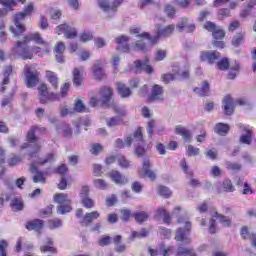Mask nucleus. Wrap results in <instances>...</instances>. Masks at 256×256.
Wrapping results in <instances>:
<instances>
[{
  "mask_svg": "<svg viewBox=\"0 0 256 256\" xmlns=\"http://www.w3.org/2000/svg\"><path fill=\"white\" fill-rule=\"evenodd\" d=\"M149 101H163V87L159 85H154L152 88V93L149 97Z\"/></svg>",
  "mask_w": 256,
  "mask_h": 256,
  "instance_id": "21",
  "label": "nucleus"
},
{
  "mask_svg": "<svg viewBox=\"0 0 256 256\" xmlns=\"http://www.w3.org/2000/svg\"><path fill=\"white\" fill-rule=\"evenodd\" d=\"M158 193L162 197H166V198L171 197V190H169V188L165 186H159Z\"/></svg>",
  "mask_w": 256,
  "mask_h": 256,
  "instance_id": "46",
  "label": "nucleus"
},
{
  "mask_svg": "<svg viewBox=\"0 0 256 256\" xmlns=\"http://www.w3.org/2000/svg\"><path fill=\"white\" fill-rule=\"evenodd\" d=\"M112 241L113 238H111L110 236H102L98 240V245H100V247H105L107 245H111Z\"/></svg>",
  "mask_w": 256,
  "mask_h": 256,
  "instance_id": "41",
  "label": "nucleus"
},
{
  "mask_svg": "<svg viewBox=\"0 0 256 256\" xmlns=\"http://www.w3.org/2000/svg\"><path fill=\"white\" fill-rule=\"evenodd\" d=\"M156 217H162L164 223H171V216L169 215V212L165 210V208H158L156 211Z\"/></svg>",
  "mask_w": 256,
  "mask_h": 256,
  "instance_id": "31",
  "label": "nucleus"
},
{
  "mask_svg": "<svg viewBox=\"0 0 256 256\" xmlns=\"http://www.w3.org/2000/svg\"><path fill=\"white\" fill-rule=\"evenodd\" d=\"M24 75L26 77L27 87L33 88L39 83V72L31 65H25Z\"/></svg>",
  "mask_w": 256,
  "mask_h": 256,
  "instance_id": "7",
  "label": "nucleus"
},
{
  "mask_svg": "<svg viewBox=\"0 0 256 256\" xmlns=\"http://www.w3.org/2000/svg\"><path fill=\"white\" fill-rule=\"evenodd\" d=\"M135 65V73H141V71H146L148 75H151L153 73V67L149 65V59H146L145 62L138 60L134 62Z\"/></svg>",
  "mask_w": 256,
  "mask_h": 256,
  "instance_id": "15",
  "label": "nucleus"
},
{
  "mask_svg": "<svg viewBox=\"0 0 256 256\" xmlns=\"http://www.w3.org/2000/svg\"><path fill=\"white\" fill-rule=\"evenodd\" d=\"M84 73L83 67L81 68H75L73 70V83L76 85V87L81 86V83L83 81L82 75Z\"/></svg>",
  "mask_w": 256,
  "mask_h": 256,
  "instance_id": "25",
  "label": "nucleus"
},
{
  "mask_svg": "<svg viewBox=\"0 0 256 256\" xmlns=\"http://www.w3.org/2000/svg\"><path fill=\"white\" fill-rule=\"evenodd\" d=\"M56 33L65 35L66 39H75L77 37V30L67 24H62L56 28Z\"/></svg>",
  "mask_w": 256,
  "mask_h": 256,
  "instance_id": "11",
  "label": "nucleus"
},
{
  "mask_svg": "<svg viewBox=\"0 0 256 256\" xmlns=\"http://www.w3.org/2000/svg\"><path fill=\"white\" fill-rule=\"evenodd\" d=\"M92 71L94 79H97L98 81H101V79H105V71H103V67H101V64L95 63Z\"/></svg>",
  "mask_w": 256,
  "mask_h": 256,
  "instance_id": "24",
  "label": "nucleus"
},
{
  "mask_svg": "<svg viewBox=\"0 0 256 256\" xmlns=\"http://www.w3.org/2000/svg\"><path fill=\"white\" fill-rule=\"evenodd\" d=\"M193 255V249L178 247L176 256H189Z\"/></svg>",
  "mask_w": 256,
  "mask_h": 256,
  "instance_id": "39",
  "label": "nucleus"
},
{
  "mask_svg": "<svg viewBox=\"0 0 256 256\" xmlns=\"http://www.w3.org/2000/svg\"><path fill=\"white\" fill-rule=\"evenodd\" d=\"M215 133H218V135H227L229 133V125L219 123L214 128Z\"/></svg>",
  "mask_w": 256,
  "mask_h": 256,
  "instance_id": "32",
  "label": "nucleus"
},
{
  "mask_svg": "<svg viewBox=\"0 0 256 256\" xmlns=\"http://www.w3.org/2000/svg\"><path fill=\"white\" fill-rule=\"evenodd\" d=\"M7 245V241H0V256H7V252L5 251L7 249Z\"/></svg>",
  "mask_w": 256,
  "mask_h": 256,
  "instance_id": "64",
  "label": "nucleus"
},
{
  "mask_svg": "<svg viewBox=\"0 0 256 256\" xmlns=\"http://www.w3.org/2000/svg\"><path fill=\"white\" fill-rule=\"evenodd\" d=\"M93 183H94V187H96V189H101L102 191H105V189H107V187H109L107 182L103 179H95L93 181Z\"/></svg>",
  "mask_w": 256,
  "mask_h": 256,
  "instance_id": "36",
  "label": "nucleus"
},
{
  "mask_svg": "<svg viewBox=\"0 0 256 256\" xmlns=\"http://www.w3.org/2000/svg\"><path fill=\"white\" fill-rule=\"evenodd\" d=\"M226 168H228L229 171H239L241 169V165H239L237 163L227 162Z\"/></svg>",
  "mask_w": 256,
  "mask_h": 256,
  "instance_id": "60",
  "label": "nucleus"
},
{
  "mask_svg": "<svg viewBox=\"0 0 256 256\" xmlns=\"http://www.w3.org/2000/svg\"><path fill=\"white\" fill-rule=\"evenodd\" d=\"M223 107L225 115H233L235 111V102H233V98L230 95H227L223 99Z\"/></svg>",
  "mask_w": 256,
  "mask_h": 256,
  "instance_id": "18",
  "label": "nucleus"
},
{
  "mask_svg": "<svg viewBox=\"0 0 256 256\" xmlns=\"http://www.w3.org/2000/svg\"><path fill=\"white\" fill-rule=\"evenodd\" d=\"M177 79V75L174 74H164L162 75V81L164 83H171V81H175Z\"/></svg>",
  "mask_w": 256,
  "mask_h": 256,
  "instance_id": "55",
  "label": "nucleus"
},
{
  "mask_svg": "<svg viewBox=\"0 0 256 256\" xmlns=\"http://www.w3.org/2000/svg\"><path fill=\"white\" fill-rule=\"evenodd\" d=\"M231 15V11L229 9H220L218 11V19H225V17H229Z\"/></svg>",
  "mask_w": 256,
  "mask_h": 256,
  "instance_id": "57",
  "label": "nucleus"
},
{
  "mask_svg": "<svg viewBox=\"0 0 256 256\" xmlns=\"http://www.w3.org/2000/svg\"><path fill=\"white\" fill-rule=\"evenodd\" d=\"M117 90L121 97H130L131 95V89L129 87L125 86V84L118 82L117 84Z\"/></svg>",
  "mask_w": 256,
  "mask_h": 256,
  "instance_id": "30",
  "label": "nucleus"
},
{
  "mask_svg": "<svg viewBox=\"0 0 256 256\" xmlns=\"http://www.w3.org/2000/svg\"><path fill=\"white\" fill-rule=\"evenodd\" d=\"M217 67L221 71H225L226 69H229V60H227V58L222 59L220 62H218Z\"/></svg>",
  "mask_w": 256,
  "mask_h": 256,
  "instance_id": "50",
  "label": "nucleus"
},
{
  "mask_svg": "<svg viewBox=\"0 0 256 256\" xmlns=\"http://www.w3.org/2000/svg\"><path fill=\"white\" fill-rule=\"evenodd\" d=\"M204 29H206V31L214 33L215 30L217 29V26L215 25V23L208 21L204 24Z\"/></svg>",
  "mask_w": 256,
  "mask_h": 256,
  "instance_id": "58",
  "label": "nucleus"
},
{
  "mask_svg": "<svg viewBox=\"0 0 256 256\" xmlns=\"http://www.w3.org/2000/svg\"><path fill=\"white\" fill-rule=\"evenodd\" d=\"M38 93L40 95V103H47V101H57L59 99V94L49 93L47 90V85L42 84L38 88Z\"/></svg>",
  "mask_w": 256,
  "mask_h": 256,
  "instance_id": "9",
  "label": "nucleus"
},
{
  "mask_svg": "<svg viewBox=\"0 0 256 256\" xmlns=\"http://www.w3.org/2000/svg\"><path fill=\"white\" fill-rule=\"evenodd\" d=\"M34 9L35 7L33 3H29L27 6H25L23 12L16 14L14 18V26L10 27V31L15 35V37H17V35L25 33V26L21 24V22L23 21V19H25V17L31 15Z\"/></svg>",
  "mask_w": 256,
  "mask_h": 256,
  "instance_id": "3",
  "label": "nucleus"
},
{
  "mask_svg": "<svg viewBox=\"0 0 256 256\" xmlns=\"http://www.w3.org/2000/svg\"><path fill=\"white\" fill-rule=\"evenodd\" d=\"M118 165L122 167V169H127L130 166L129 160L125 159V156L123 155H118L116 157Z\"/></svg>",
  "mask_w": 256,
  "mask_h": 256,
  "instance_id": "38",
  "label": "nucleus"
},
{
  "mask_svg": "<svg viewBox=\"0 0 256 256\" xmlns=\"http://www.w3.org/2000/svg\"><path fill=\"white\" fill-rule=\"evenodd\" d=\"M164 11H165L167 17H170V18L175 17V8H173V6L167 5L165 7Z\"/></svg>",
  "mask_w": 256,
  "mask_h": 256,
  "instance_id": "61",
  "label": "nucleus"
},
{
  "mask_svg": "<svg viewBox=\"0 0 256 256\" xmlns=\"http://www.w3.org/2000/svg\"><path fill=\"white\" fill-rule=\"evenodd\" d=\"M49 13L54 21H57L61 17V10L50 8Z\"/></svg>",
  "mask_w": 256,
  "mask_h": 256,
  "instance_id": "53",
  "label": "nucleus"
},
{
  "mask_svg": "<svg viewBox=\"0 0 256 256\" xmlns=\"http://www.w3.org/2000/svg\"><path fill=\"white\" fill-rule=\"evenodd\" d=\"M175 131L177 135H181V137H183L184 141H191V139H193L191 132L183 126H176Z\"/></svg>",
  "mask_w": 256,
  "mask_h": 256,
  "instance_id": "26",
  "label": "nucleus"
},
{
  "mask_svg": "<svg viewBox=\"0 0 256 256\" xmlns=\"http://www.w3.org/2000/svg\"><path fill=\"white\" fill-rule=\"evenodd\" d=\"M149 253L151 256H158V255L170 256V255H173V253H175V247L173 246L166 247L165 244H161L158 251L149 249Z\"/></svg>",
  "mask_w": 256,
  "mask_h": 256,
  "instance_id": "14",
  "label": "nucleus"
},
{
  "mask_svg": "<svg viewBox=\"0 0 256 256\" xmlns=\"http://www.w3.org/2000/svg\"><path fill=\"white\" fill-rule=\"evenodd\" d=\"M123 3V0H115L114 6H109V3L107 0H98L99 7L103 9V11H106L107 13H115L117 10V7Z\"/></svg>",
  "mask_w": 256,
  "mask_h": 256,
  "instance_id": "16",
  "label": "nucleus"
},
{
  "mask_svg": "<svg viewBox=\"0 0 256 256\" xmlns=\"http://www.w3.org/2000/svg\"><path fill=\"white\" fill-rule=\"evenodd\" d=\"M0 5H3V7H6V9H13L17 5V2L15 0H0Z\"/></svg>",
  "mask_w": 256,
  "mask_h": 256,
  "instance_id": "43",
  "label": "nucleus"
},
{
  "mask_svg": "<svg viewBox=\"0 0 256 256\" xmlns=\"http://www.w3.org/2000/svg\"><path fill=\"white\" fill-rule=\"evenodd\" d=\"M26 229H28V231H37V233H41V229H43V220L35 219L27 222Z\"/></svg>",
  "mask_w": 256,
  "mask_h": 256,
  "instance_id": "22",
  "label": "nucleus"
},
{
  "mask_svg": "<svg viewBox=\"0 0 256 256\" xmlns=\"http://www.w3.org/2000/svg\"><path fill=\"white\" fill-rule=\"evenodd\" d=\"M159 233H160L162 239H169V237H171V230H169V229L160 228Z\"/></svg>",
  "mask_w": 256,
  "mask_h": 256,
  "instance_id": "59",
  "label": "nucleus"
},
{
  "mask_svg": "<svg viewBox=\"0 0 256 256\" xmlns=\"http://www.w3.org/2000/svg\"><path fill=\"white\" fill-rule=\"evenodd\" d=\"M239 129L246 134H242L240 137V143H245L246 145H251L253 139V127L245 126L243 124L238 125Z\"/></svg>",
  "mask_w": 256,
  "mask_h": 256,
  "instance_id": "13",
  "label": "nucleus"
},
{
  "mask_svg": "<svg viewBox=\"0 0 256 256\" xmlns=\"http://www.w3.org/2000/svg\"><path fill=\"white\" fill-rule=\"evenodd\" d=\"M215 219L218 223H221L222 227H229L231 225V220L217 212L212 214V219L210 220V233H215Z\"/></svg>",
  "mask_w": 256,
  "mask_h": 256,
  "instance_id": "10",
  "label": "nucleus"
},
{
  "mask_svg": "<svg viewBox=\"0 0 256 256\" xmlns=\"http://www.w3.org/2000/svg\"><path fill=\"white\" fill-rule=\"evenodd\" d=\"M12 51L14 55H19L22 59H33V53L43 57V53H49L51 48L36 32L25 36L23 42L18 41Z\"/></svg>",
  "mask_w": 256,
  "mask_h": 256,
  "instance_id": "2",
  "label": "nucleus"
},
{
  "mask_svg": "<svg viewBox=\"0 0 256 256\" xmlns=\"http://www.w3.org/2000/svg\"><path fill=\"white\" fill-rule=\"evenodd\" d=\"M108 127H115L116 125H121V118L113 117L107 122Z\"/></svg>",
  "mask_w": 256,
  "mask_h": 256,
  "instance_id": "56",
  "label": "nucleus"
},
{
  "mask_svg": "<svg viewBox=\"0 0 256 256\" xmlns=\"http://www.w3.org/2000/svg\"><path fill=\"white\" fill-rule=\"evenodd\" d=\"M221 57V54L217 51L212 52H202L200 55L201 61H208V63L213 64L217 59Z\"/></svg>",
  "mask_w": 256,
  "mask_h": 256,
  "instance_id": "19",
  "label": "nucleus"
},
{
  "mask_svg": "<svg viewBox=\"0 0 256 256\" xmlns=\"http://www.w3.org/2000/svg\"><path fill=\"white\" fill-rule=\"evenodd\" d=\"M53 199L55 203L60 204L57 208V213H59L60 215H65V213H71L73 208L71 207V199H69V196L67 194H55Z\"/></svg>",
  "mask_w": 256,
  "mask_h": 256,
  "instance_id": "6",
  "label": "nucleus"
},
{
  "mask_svg": "<svg viewBox=\"0 0 256 256\" xmlns=\"http://www.w3.org/2000/svg\"><path fill=\"white\" fill-rule=\"evenodd\" d=\"M63 53H65V43L58 42V44L55 46V57L58 63L65 62V56H63Z\"/></svg>",
  "mask_w": 256,
  "mask_h": 256,
  "instance_id": "23",
  "label": "nucleus"
},
{
  "mask_svg": "<svg viewBox=\"0 0 256 256\" xmlns=\"http://www.w3.org/2000/svg\"><path fill=\"white\" fill-rule=\"evenodd\" d=\"M214 39H223L225 37V31L223 29L217 27L214 32L212 33Z\"/></svg>",
  "mask_w": 256,
  "mask_h": 256,
  "instance_id": "47",
  "label": "nucleus"
},
{
  "mask_svg": "<svg viewBox=\"0 0 256 256\" xmlns=\"http://www.w3.org/2000/svg\"><path fill=\"white\" fill-rule=\"evenodd\" d=\"M75 111H77L78 113H85L87 111V108L81 100L76 101Z\"/></svg>",
  "mask_w": 256,
  "mask_h": 256,
  "instance_id": "51",
  "label": "nucleus"
},
{
  "mask_svg": "<svg viewBox=\"0 0 256 256\" xmlns=\"http://www.w3.org/2000/svg\"><path fill=\"white\" fill-rule=\"evenodd\" d=\"M53 213V204L48 205L45 209L40 211V217H49Z\"/></svg>",
  "mask_w": 256,
  "mask_h": 256,
  "instance_id": "48",
  "label": "nucleus"
},
{
  "mask_svg": "<svg viewBox=\"0 0 256 256\" xmlns=\"http://www.w3.org/2000/svg\"><path fill=\"white\" fill-rule=\"evenodd\" d=\"M115 43H117V51H121L122 53H127L129 51V37L122 35L115 39Z\"/></svg>",
  "mask_w": 256,
  "mask_h": 256,
  "instance_id": "17",
  "label": "nucleus"
},
{
  "mask_svg": "<svg viewBox=\"0 0 256 256\" xmlns=\"http://www.w3.org/2000/svg\"><path fill=\"white\" fill-rule=\"evenodd\" d=\"M45 131V128L33 126L27 134V139L29 143H31L29 160L31 161L30 172L34 175V183H45L47 176V172H41L38 170L39 165H45V163H51V161L55 160V154L53 153L48 154L45 159L39 157L41 142H39V139H37L35 135H38V133H45Z\"/></svg>",
  "mask_w": 256,
  "mask_h": 256,
  "instance_id": "1",
  "label": "nucleus"
},
{
  "mask_svg": "<svg viewBox=\"0 0 256 256\" xmlns=\"http://www.w3.org/2000/svg\"><path fill=\"white\" fill-rule=\"evenodd\" d=\"M48 245L42 246L41 252L42 253H47V251H49L50 253H56L57 249H55V247L51 246L53 245V240L51 238H48L47 241Z\"/></svg>",
  "mask_w": 256,
  "mask_h": 256,
  "instance_id": "34",
  "label": "nucleus"
},
{
  "mask_svg": "<svg viewBox=\"0 0 256 256\" xmlns=\"http://www.w3.org/2000/svg\"><path fill=\"white\" fill-rule=\"evenodd\" d=\"M150 167H151V163L149 162V160L145 159L143 161V167L138 170L139 177L141 178L148 177L150 181H155L157 176L155 175V172L150 170Z\"/></svg>",
  "mask_w": 256,
  "mask_h": 256,
  "instance_id": "12",
  "label": "nucleus"
},
{
  "mask_svg": "<svg viewBox=\"0 0 256 256\" xmlns=\"http://www.w3.org/2000/svg\"><path fill=\"white\" fill-rule=\"evenodd\" d=\"M134 218L137 223H143L144 221H147V219H149V214H147V212H139L134 214Z\"/></svg>",
  "mask_w": 256,
  "mask_h": 256,
  "instance_id": "37",
  "label": "nucleus"
},
{
  "mask_svg": "<svg viewBox=\"0 0 256 256\" xmlns=\"http://www.w3.org/2000/svg\"><path fill=\"white\" fill-rule=\"evenodd\" d=\"M186 229L179 228L176 231L175 240L176 241H182V243H191V238L189 237L191 231V222L186 221L185 222Z\"/></svg>",
  "mask_w": 256,
  "mask_h": 256,
  "instance_id": "8",
  "label": "nucleus"
},
{
  "mask_svg": "<svg viewBox=\"0 0 256 256\" xmlns=\"http://www.w3.org/2000/svg\"><path fill=\"white\" fill-rule=\"evenodd\" d=\"M61 225H63V223L59 219H52L48 221L49 229H57L61 227Z\"/></svg>",
  "mask_w": 256,
  "mask_h": 256,
  "instance_id": "45",
  "label": "nucleus"
},
{
  "mask_svg": "<svg viewBox=\"0 0 256 256\" xmlns=\"http://www.w3.org/2000/svg\"><path fill=\"white\" fill-rule=\"evenodd\" d=\"M91 39H93V34H91V32H83L80 36V41H83L84 43L91 41Z\"/></svg>",
  "mask_w": 256,
  "mask_h": 256,
  "instance_id": "62",
  "label": "nucleus"
},
{
  "mask_svg": "<svg viewBox=\"0 0 256 256\" xmlns=\"http://www.w3.org/2000/svg\"><path fill=\"white\" fill-rule=\"evenodd\" d=\"M99 217L100 214L97 211H93L87 213L81 223L82 225H89V223H93V221H95V219H99Z\"/></svg>",
  "mask_w": 256,
  "mask_h": 256,
  "instance_id": "29",
  "label": "nucleus"
},
{
  "mask_svg": "<svg viewBox=\"0 0 256 256\" xmlns=\"http://www.w3.org/2000/svg\"><path fill=\"white\" fill-rule=\"evenodd\" d=\"M11 207L13 211H23V200L15 198L12 200Z\"/></svg>",
  "mask_w": 256,
  "mask_h": 256,
  "instance_id": "35",
  "label": "nucleus"
},
{
  "mask_svg": "<svg viewBox=\"0 0 256 256\" xmlns=\"http://www.w3.org/2000/svg\"><path fill=\"white\" fill-rule=\"evenodd\" d=\"M177 29L180 32L185 31V33H193V31H195V24H189L187 20H184L177 25Z\"/></svg>",
  "mask_w": 256,
  "mask_h": 256,
  "instance_id": "27",
  "label": "nucleus"
},
{
  "mask_svg": "<svg viewBox=\"0 0 256 256\" xmlns=\"http://www.w3.org/2000/svg\"><path fill=\"white\" fill-rule=\"evenodd\" d=\"M113 96V90L111 88L104 86L100 88L98 93L90 98L91 107H105L111 101Z\"/></svg>",
  "mask_w": 256,
  "mask_h": 256,
  "instance_id": "4",
  "label": "nucleus"
},
{
  "mask_svg": "<svg viewBox=\"0 0 256 256\" xmlns=\"http://www.w3.org/2000/svg\"><path fill=\"white\" fill-rule=\"evenodd\" d=\"M194 92L197 93V95H200V97H205V95H209V83L204 82L202 88H196L194 89Z\"/></svg>",
  "mask_w": 256,
  "mask_h": 256,
  "instance_id": "33",
  "label": "nucleus"
},
{
  "mask_svg": "<svg viewBox=\"0 0 256 256\" xmlns=\"http://www.w3.org/2000/svg\"><path fill=\"white\" fill-rule=\"evenodd\" d=\"M130 217H131V210H128V209L121 210L122 221H129Z\"/></svg>",
  "mask_w": 256,
  "mask_h": 256,
  "instance_id": "63",
  "label": "nucleus"
},
{
  "mask_svg": "<svg viewBox=\"0 0 256 256\" xmlns=\"http://www.w3.org/2000/svg\"><path fill=\"white\" fill-rule=\"evenodd\" d=\"M46 78L47 81L51 83L52 87H54V89H57V87L59 86V78H57V74H55V72L53 71L47 70Z\"/></svg>",
  "mask_w": 256,
  "mask_h": 256,
  "instance_id": "28",
  "label": "nucleus"
},
{
  "mask_svg": "<svg viewBox=\"0 0 256 256\" xmlns=\"http://www.w3.org/2000/svg\"><path fill=\"white\" fill-rule=\"evenodd\" d=\"M82 205L86 207V209H92L95 206V202L91 198H82Z\"/></svg>",
  "mask_w": 256,
  "mask_h": 256,
  "instance_id": "49",
  "label": "nucleus"
},
{
  "mask_svg": "<svg viewBox=\"0 0 256 256\" xmlns=\"http://www.w3.org/2000/svg\"><path fill=\"white\" fill-rule=\"evenodd\" d=\"M199 148L194 147L193 145H189L186 149V153L188 157H193L195 155H199Z\"/></svg>",
  "mask_w": 256,
  "mask_h": 256,
  "instance_id": "44",
  "label": "nucleus"
},
{
  "mask_svg": "<svg viewBox=\"0 0 256 256\" xmlns=\"http://www.w3.org/2000/svg\"><path fill=\"white\" fill-rule=\"evenodd\" d=\"M222 189H223V191H227L229 193H232V191H235V187H233L231 180H225L222 183Z\"/></svg>",
  "mask_w": 256,
  "mask_h": 256,
  "instance_id": "42",
  "label": "nucleus"
},
{
  "mask_svg": "<svg viewBox=\"0 0 256 256\" xmlns=\"http://www.w3.org/2000/svg\"><path fill=\"white\" fill-rule=\"evenodd\" d=\"M255 6H256V0H248V8L243 10V12L240 14V17H247L251 9H253V7Z\"/></svg>",
  "mask_w": 256,
  "mask_h": 256,
  "instance_id": "40",
  "label": "nucleus"
},
{
  "mask_svg": "<svg viewBox=\"0 0 256 256\" xmlns=\"http://www.w3.org/2000/svg\"><path fill=\"white\" fill-rule=\"evenodd\" d=\"M173 31H175V25L170 24L164 28H157V35L154 37H151L149 33L144 32L137 37H142L143 39H147L148 43H151V45H155L157 41L159 40V37H171L173 35Z\"/></svg>",
  "mask_w": 256,
  "mask_h": 256,
  "instance_id": "5",
  "label": "nucleus"
},
{
  "mask_svg": "<svg viewBox=\"0 0 256 256\" xmlns=\"http://www.w3.org/2000/svg\"><path fill=\"white\" fill-rule=\"evenodd\" d=\"M241 43H243V34H237L236 36H234L232 40V45H234V47H239Z\"/></svg>",
  "mask_w": 256,
  "mask_h": 256,
  "instance_id": "54",
  "label": "nucleus"
},
{
  "mask_svg": "<svg viewBox=\"0 0 256 256\" xmlns=\"http://www.w3.org/2000/svg\"><path fill=\"white\" fill-rule=\"evenodd\" d=\"M149 235V230L142 229L140 232H133L132 233V239H135L137 237H147Z\"/></svg>",
  "mask_w": 256,
  "mask_h": 256,
  "instance_id": "52",
  "label": "nucleus"
},
{
  "mask_svg": "<svg viewBox=\"0 0 256 256\" xmlns=\"http://www.w3.org/2000/svg\"><path fill=\"white\" fill-rule=\"evenodd\" d=\"M109 177L112 179V181H114V183H116V185H125V183L129 181L127 177L123 176L117 170H112L109 173Z\"/></svg>",
  "mask_w": 256,
  "mask_h": 256,
  "instance_id": "20",
  "label": "nucleus"
}]
</instances>
